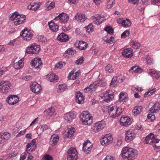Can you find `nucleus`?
Segmentation results:
<instances>
[{
  "label": "nucleus",
  "mask_w": 160,
  "mask_h": 160,
  "mask_svg": "<svg viewBox=\"0 0 160 160\" xmlns=\"http://www.w3.org/2000/svg\"><path fill=\"white\" fill-rule=\"evenodd\" d=\"M137 151L128 147H124L122 150V156L124 159L132 160L134 158L137 153Z\"/></svg>",
  "instance_id": "obj_1"
},
{
  "label": "nucleus",
  "mask_w": 160,
  "mask_h": 160,
  "mask_svg": "<svg viewBox=\"0 0 160 160\" xmlns=\"http://www.w3.org/2000/svg\"><path fill=\"white\" fill-rule=\"evenodd\" d=\"M160 109V105L159 102H156L149 109L150 111L152 113L157 112Z\"/></svg>",
  "instance_id": "obj_30"
},
{
  "label": "nucleus",
  "mask_w": 160,
  "mask_h": 160,
  "mask_svg": "<svg viewBox=\"0 0 160 160\" xmlns=\"http://www.w3.org/2000/svg\"><path fill=\"white\" fill-rule=\"evenodd\" d=\"M78 158V152L75 148H71L67 152V160H77Z\"/></svg>",
  "instance_id": "obj_7"
},
{
  "label": "nucleus",
  "mask_w": 160,
  "mask_h": 160,
  "mask_svg": "<svg viewBox=\"0 0 160 160\" xmlns=\"http://www.w3.org/2000/svg\"><path fill=\"white\" fill-rule=\"evenodd\" d=\"M75 18L79 22H83L86 20L85 15L81 13H77L75 16Z\"/></svg>",
  "instance_id": "obj_29"
},
{
  "label": "nucleus",
  "mask_w": 160,
  "mask_h": 160,
  "mask_svg": "<svg viewBox=\"0 0 160 160\" xmlns=\"http://www.w3.org/2000/svg\"><path fill=\"white\" fill-rule=\"evenodd\" d=\"M155 143L157 144L153 145V146H155V148L160 150V140L158 139V141L155 142Z\"/></svg>",
  "instance_id": "obj_58"
},
{
  "label": "nucleus",
  "mask_w": 160,
  "mask_h": 160,
  "mask_svg": "<svg viewBox=\"0 0 160 160\" xmlns=\"http://www.w3.org/2000/svg\"><path fill=\"white\" fill-rule=\"evenodd\" d=\"M17 154V152L16 151H14L12 153H9L8 154V157L11 158L13 157H15Z\"/></svg>",
  "instance_id": "obj_62"
},
{
  "label": "nucleus",
  "mask_w": 160,
  "mask_h": 160,
  "mask_svg": "<svg viewBox=\"0 0 160 160\" xmlns=\"http://www.w3.org/2000/svg\"><path fill=\"white\" fill-rule=\"evenodd\" d=\"M67 88V87L65 84L60 85H59L58 90L60 92H63Z\"/></svg>",
  "instance_id": "obj_51"
},
{
  "label": "nucleus",
  "mask_w": 160,
  "mask_h": 160,
  "mask_svg": "<svg viewBox=\"0 0 160 160\" xmlns=\"http://www.w3.org/2000/svg\"><path fill=\"white\" fill-rule=\"evenodd\" d=\"M27 154L26 153H23L21 155L20 160H25L26 158Z\"/></svg>",
  "instance_id": "obj_64"
},
{
  "label": "nucleus",
  "mask_w": 160,
  "mask_h": 160,
  "mask_svg": "<svg viewBox=\"0 0 160 160\" xmlns=\"http://www.w3.org/2000/svg\"><path fill=\"white\" fill-rule=\"evenodd\" d=\"M103 94L101 96V98L103 99V100L106 102H109L112 101L114 98L113 95L112 94H109L108 91L104 92Z\"/></svg>",
  "instance_id": "obj_16"
},
{
  "label": "nucleus",
  "mask_w": 160,
  "mask_h": 160,
  "mask_svg": "<svg viewBox=\"0 0 160 160\" xmlns=\"http://www.w3.org/2000/svg\"><path fill=\"white\" fill-rule=\"evenodd\" d=\"M105 69L107 72H112L113 71V69L112 66L110 64H108L105 67Z\"/></svg>",
  "instance_id": "obj_48"
},
{
  "label": "nucleus",
  "mask_w": 160,
  "mask_h": 160,
  "mask_svg": "<svg viewBox=\"0 0 160 160\" xmlns=\"http://www.w3.org/2000/svg\"><path fill=\"white\" fill-rule=\"evenodd\" d=\"M84 58L81 57L78 59L76 62V63L77 64H81L84 61Z\"/></svg>",
  "instance_id": "obj_55"
},
{
  "label": "nucleus",
  "mask_w": 160,
  "mask_h": 160,
  "mask_svg": "<svg viewBox=\"0 0 160 160\" xmlns=\"http://www.w3.org/2000/svg\"><path fill=\"white\" fill-rule=\"evenodd\" d=\"M130 72L132 73H138L139 72H141V69L138 67V66H134L131 67L130 69Z\"/></svg>",
  "instance_id": "obj_36"
},
{
  "label": "nucleus",
  "mask_w": 160,
  "mask_h": 160,
  "mask_svg": "<svg viewBox=\"0 0 160 160\" xmlns=\"http://www.w3.org/2000/svg\"><path fill=\"white\" fill-rule=\"evenodd\" d=\"M125 139L127 142H129L135 137L134 133L132 130H128L126 132Z\"/></svg>",
  "instance_id": "obj_21"
},
{
  "label": "nucleus",
  "mask_w": 160,
  "mask_h": 160,
  "mask_svg": "<svg viewBox=\"0 0 160 160\" xmlns=\"http://www.w3.org/2000/svg\"><path fill=\"white\" fill-rule=\"evenodd\" d=\"M40 50V46L36 43L32 44L27 48L26 52L28 54H37Z\"/></svg>",
  "instance_id": "obj_8"
},
{
  "label": "nucleus",
  "mask_w": 160,
  "mask_h": 160,
  "mask_svg": "<svg viewBox=\"0 0 160 160\" xmlns=\"http://www.w3.org/2000/svg\"><path fill=\"white\" fill-rule=\"evenodd\" d=\"M59 137L57 135H52L50 139V145L54 146L56 144L58 141Z\"/></svg>",
  "instance_id": "obj_31"
},
{
  "label": "nucleus",
  "mask_w": 160,
  "mask_h": 160,
  "mask_svg": "<svg viewBox=\"0 0 160 160\" xmlns=\"http://www.w3.org/2000/svg\"><path fill=\"white\" fill-rule=\"evenodd\" d=\"M131 25V23L130 20L128 19H123L122 22V26L125 28H128Z\"/></svg>",
  "instance_id": "obj_37"
},
{
  "label": "nucleus",
  "mask_w": 160,
  "mask_h": 160,
  "mask_svg": "<svg viewBox=\"0 0 160 160\" xmlns=\"http://www.w3.org/2000/svg\"><path fill=\"white\" fill-rule=\"evenodd\" d=\"M69 19L68 15L64 13H62L54 18V20H59L61 23H65Z\"/></svg>",
  "instance_id": "obj_13"
},
{
  "label": "nucleus",
  "mask_w": 160,
  "mask_h": 160,
  "mask_svg": "<svg viewBox=\"0 0 160 160\" xmlns=\"http://www.w3.org/2000/svg\"><path fill=\"white\" fill-rule=\"evenodd\" d=\"M7 102L10 105H14L19 101V98L16 95H10L7 98Z\"/></svg>",
  "instance_id": "obj_14"
},
{
  "label": "nucleus",
  "mask_w": 160,
  "mask_h": 160,
  "mask_svg": "<svg viewBox=\"0 0 160 160\" xmlns=\"http://www.w3.org/2000/svg\"><path fill=\"white\" fill-rule=\"evenodd\" d=\"M49 28L53 32H56L58 30V25L53 22L51 21L48 22Z\"/></svg>",
  "instance_id": "obj_27"
},
{
  "label": "nucleus",
  "mask_w": 160,
  "mask_h": 160,
  "mask_svg": "<svg viewBox=\"0 0 160 160\" xmlns=\"http://www.w3.org/2000/svg\"><path fill=\"white\" fill-rule=\"evenodd\" d=\"M149 74L157 79H158L160 77L158 73L153 70L151 69L150 72H149Z\"/></svg>",
  "instance_id": "obj_43"
},
{
  "label": "nucleus",
  "mask_w": 160,
  "mask_h": 160,
  "mask_svg": "<svg viewBox=\"0 0 160 160\" xmlns=\"http://www.w3.org/2000/svg\"><path fill=\"white\" fill-rule=\"evenodd\" d=\"M130 32L128 30H126L124 32L121 34V37L122 38H125L129 36Z\"/></svg>",
  "instance_id": "obj_52"
},
{
  "label": "nucleus",
  "mask_w": 160,
  "mask_h": 160,
  "mask_svg": "<svg viewBox=\"0 0 160 160\" xmlns=\"http://www.w3.org/2000/svg\"><path fill=\"white\" fill-rule=\"evenodd\" d=\"M48 126L45 124L43 125H42L40 127L38 128L37 129V132L41 134L42 133L44 130H46L48 129Z\"/></svg>",
  "instance_id": "obj_39"
},
{
  "label": "nucleus",
  "mask_w": 160,
  "mask_h": 160,
  "mask_svg": "<svg viewBox=\"0 0 160 160\" xmlns=\"http://www.w3.org/2000/svg\"><path fill=\"white\" fill-rule=\"evenodd\" d=\"M115 0H108L107 3V8L108 9L112 8L115 4Z\"/></svg>",
  "instance_id": "obj_46"
},
{
  "label": "nucleus",
  "mask_w": 160,
  "mask_h": 160,
  "mask_svg": "<svg viewBox=\"0 0 160 160\" xmlns=\"http://www.w3.org/2000/svg\"><path fill=\"white\" fill-rule=\"evenodd\" d=\"M147 117L148 119H150L152 122L153 121L155 118V116L152 114H148Z\"/></svg>",
  "instance_id": "obj_57"
},
{
  "label": "nucleus",
  "mask_w": 160,
  "mask_h": 160,
  "mask_svg": "<svg viewBox=\"0 0 160 160\" xmlns=\"http://www.w3.org/2000/svg\"><path fill=\"white\" fill-rule=\"evenodd\" d=\"M0 134H2V137L5 141V140H8L10 138V134L8 132H5Z\"/></svg>",
  "instance_id": "obj_47"
},
{
  "label": "nucleus",
  "mask_w": 160,
  "mask_h": 160,
  "mask_svg": "<svg viewBox=\"0 0 160 160\" xmlns=\"http://www.w3.org/2000/svg\"><path fill=\"white\" fill-rule=\"evenodd\" d=\"M155 88H154L153 89H151L150 90H149L148 92H146L145 94V96H146L147 95H148V96H150V95L153 94L155 92L156 90H155Z\"/></svg>",
  "instance_id": "obj_53"
},
{
  "label": "nucleus",
  "mask_w": 160,
  "mask_h": 160,
  "mask_svg": "<svg viewBox=\"0 0 160 160\" xmlns=\"http://www.w3.org/2000/svg\"><path fill=\"white\" fill-rule=\"evenodd\" d=\"M50 1H48L46 4V9L47 10H50L54 8L55 5V3L54 2H51Z\"/></svg>",
  "instance_id": "obj_38"
},
{
  "label": "nucleus",
  "mask_w": 160,
  "mask_h": 160,
  "mask_svg": "<svg viewBox=\"0 0 160 160\" xmlns=\"http://www.w3.org/2000/svg\"><path fill=\"white\" fill-rule=\"evenodd\" d=\"M63 66V62H59L55 65V67L58 68H61Z\"/></svg>",
  "instance_id": "obj_60"
},
{
  "label": "nucleus",
  "mask_w": 160,
  "mask_h": 160,
  "mask_svg": "<svg viewBox=\"0 0 160 160\" xmlns=\"http://www.w3.org/2000/svg\"><path fill=\"white\" fill-rule=\"evenodd\" d=\"M39 8V6L37 4H35L31 6L30 9L35 11L37 10Z\"/></svg>",
  "instance_id": "obj_56"
},
{
  "label": "nucleus",
  "mask_w": 160,
  "mask_h": 160,
  "mask_svg": "<svg viewBox=\"0 0 160 160\" xmlns=\"http://www.w3.org/2000/svg\"><path fill=\"white\" fill-rule=\"evenodd\" d=\"M76 116V115L75 112H70L64 115V118L67 122H70L75 118Z\"/></svg>",
  "instance_id": "obj_20"
},
{
  "label": "nucleus",
  "mask_w": 160,
  "mask_h": 160,
  "mask_svg": "<svg viewBox=\"0 0 160 160\" xmlns=\"http://www.w3.org/2000/svg\"><path fill=\"white\" fill-rule=\"evenodd\" d=\"M47 78L48 80L51 82H56L58 79V77L53 73L47 75Z\"/></svg>",
  "instance_id": "obj_28"
},
{
  "label": "nucleus",
  "mask_w": 160,
  "mask_h": 160,
  "mask_svg": "<svg viewBox=\"0 0 160 160\" xmlns=\"http://www.w3.org/2000/svg\"><path fill=\"white\" fill-rule=\"evenodd\" d=\"M130 45L132 47L135 49H138L140 47V43L136 41H131L130 42Z\"/></svg>",
  "instance_id": "obj_45"
},
{
  "label": "nucleus",
  "mask_w": 160,
  "mask_h": 160,
  "mask_svg": "<svg viewBox=\"0 0 160 160\" xmlns=\"http://www.w3.org/2000/svg\"><path fill=\"white\" fill-rule=\"evenodd\" d=\"M20 36L23 38L24 40L29 41L32 38L33 34L29 29L25 28L21 32Z\"/></svg>",
  "instance_id": "obj_9"
},
{
  "label": "nucleus",
  "mask_w": 160,
  "mask_h": 160,
  "mask_svg": "<svg viewBox=\"0 0 160 160\" xmlns=\"http://www.w3.org/2000/svg\"><path fill=\"white\" fill-rule=\"evenodd\" d=\"M142 110V108L140 106H136L132 110V112L137 115L139 114Z\"/></svg>",
  "instance_id": "obj_42"
},
{
  "label": "nucleus",
  "mask_w": 160,
  "mask_h": 160,
  "mask_svg": "<svg viewBox=\"0 0 160 160\" xmlns=\"http://www.w3.org/2000/svg\"><path fill=\"white\" fill-rule=\"evenodd\" d=\"M11 84L8 81H2L0 83V92L2 93L6 94L11 89Z\"/></svg>",
  "instance_id": "obj_6"
},
{
  "label": "nucleus",
  "mask_w": 160,
  "mask_h": 160,
  "mask_svg": "<svg viewBox=\"0 0 160 160\" xmlns=\"http://www.w3.org/2000/svg\"><path fill=\"white\" fill-rule=\"evenodd\" d=\"M104 30L106 31L108 33L111 34L113 33V30L112 27L110 26H107L104 28Z\"/></svg>",
  "instance_id": "obj_50"
},
{
  "label": "nucleus",
  "mask_w": 160,
  "mask_h": 160,
  "mask_svg": "<svg viewBox=\"0 0 160 160\" xmlns=\"http://www.w3.org/2000/svg\"><path fill=\"white\" fill-rule=\"evenodd\" d=\"M75 132V129L73 127L69 128L68 132L67 137L68 138H72Z\"/></svg>",
  "instance_id": "obj_40"
},
{
  "label": "nucleus",
  "mask_w": 160,
  "mask_h": 160,
  "mask_svg": "<svg viewBox=\"0 0 160 160\" xmlns=\"http://www.w3.org/2000/svg\"><path fill=\"white\" fill-rule=\"evenodd\" d=\"M43 160H52V158L50 155H46L44 157Z\"/></svg>",
  "instance_id": "obj_59"
},
{
  "label": "nucleus",
  "mask_w": 160,
  "mask_h": 160,
  "mask_svg": "<svg viewBox=\"0 0 160 160\" xmlns=\"http://www.w3.org/2000/svg\"><path fill=\"white\" fill-rule=\"evenodd\" d=\"M106 85L105 83H102V82L99 81H95L94 83L91 84L88 87L85 88L84 91L85 92H86L89 91H94L95 89L97 88L98 87H103Z\"/></svg>",
  "instance_id": "obj_5"
},
{
  "label": "nucleus",
  "mask_w": 160,
  "mask_h": 160,
  "mask_svg": "<svg viewBox=\"0 0 160 160\" xmlns=\"http://www.w3.org/2000/svg\"><path fill=\"white\" fill-rule=\"evenodd\" d=\"M81 115V118L83 124L89 125L92 122V117L88 112L84 111L82 112Z\"/></svg>",
  "instance_id": "obj_4"
},
{
  "label": "nucleus",
  "mask_w": 160,
  "mask_h": 160,
  "mask_svg": "<svg viewBox=\"0 0 160 160\" xmlns=\"http://www.w3.org/2000/svg\"><path fill=\"white\" fill-rule=\"evenodd\" d=\"M91 19L92 20L93 22L97 24H101L102 22H103L106 21V19H103L102 21H100L98 17H96L95 16H92L91 17Z\"/></svg>",
  "instance_id": "obj_35"
},
{
  "label": "nucleus",
  "mask_w": 160,
  "mask_h": 160,
  "mask_svg": "<svg viewBox=\"0 0 160 160\" xmlns=\"http://www.w3.org/2000/svg\"><path fill=\"white\" fill-rule=\"evenodd\" d=\"M9 19L12 21L16 25H18L23 23L25 21L26 17L24 15L18 14L15 12L10 14Z\"/></svg>",
  "instance_id": "obj_2"
},
{
  "label": "nucleus",
  "mask_w": 160,
  "mask_h": 160,
  "mask_svg": "<svg viewBox=\"0 0 160 160\" xmlns=\"http://www.w3.org/2000/svg\"><path fill=\"white\" fill-rule=\"evenodd\" d=\"M112 138L111 135L106 134L101 140V143L103 146H107L111 143Z\"/></svg>",
  "instance_id": "obj_12"
},
{
  "label": "nucleus",
  "mask_w": 160,
  "mask_h": 160,
  "mask_svg": "<svg viewBox=\"0 0 160 160\" xmlns=\"http://www.w3.org/2000/svg\"><path fill=\"white\" fill-rule=\"evenodd\" d=\"M88 46V44L86 42L83 41H80L79 42L78 48L80 50H85L87 48Z\"/></svg>",
  "instance_id": "obj_32"
},
{
  "label": "nucleus",
  "mask_w": 160,
  "mask_h": 160,
  "mask_svg": "<svg viewBox=\"0 0 160 160\" xmlns=\"http://www.w3.org/2000/svg\"><path fill=\"white\" fill-rule=\"evenodd\" d=\"M118 78L116 77H114L111 82L110 83L111 85L113 87H115L116 86H117L118 83Z\"/></svg>",
  "instance_id": "obj_49"
},
{
  "label": "nucleus",
  "mask_w": 160,
  "mask_h": 160,
  "mask_svg": "<svg viewBox=\"0 0 160 160\" xmlns=\"http://www.w3.org/2000/svg\"><path fill=\"white\" fill-rule=\"evenodd\" d=\"M30 87L32 91L36 94H38L42 90L41 85L36 82L31 83Z\"/></svg>",
  "instance_id": "obj_11"
},
{
  "label": "nucleus",
  "mask_w": 160,
  "mask_h": 160,
  "mask_svg": "<svg viewBox=\"0 0 160 160\" xmlns=\"http://www.w3.org/2000/svg\"><path fill=\"white\" fill-rule=\"evenodd\" d=\"M80 75V72L75 70H72L69 73L68 78L70 80H75L78 78Z\"/></svg>",
  "instance_id": "obj_24"
},
{
  "label": "nucleus",
  "mask_w": 160,
  "mask_h": 160,
  "mask_svg": "<svg viewBox=\"0 0 160 160\" xmlns=\"http://www.w3.org/2000/svg\"><path fill=\"white\" fill-rule=\"evenodd\" d=\"M45 112H46L48 115L51 117H53L56 115L55 111L52 107H51L48 109L46 110Z\"/></svg>",
  "instance_id": "obj_33"
},
{
  "label": "nucleus",
  "mask_w": 160,
  "mask_h": 160,
  "mask_svg": "<svg viewBox=\"0 0 160 160\" xmlns=\"http://www.w3.org/2000/svg\"><path fill=\"white\" fill-rule=\"evenodd\" d=\"M76 53V51L75 50L72 49H68L63 54L64 56L67 57L68 55H74Z\"/></svg>",
  "instance_id": "obj_41"
},
{
  "label": "nucleus",
  "mask_w": 160,
  "mask_h": 160,
  "mask_svg": "<svg viewBox=\"0 0 160 160\" xmlns=\"http://www.w3.org/2000/svg\"><path fill=\"white\" fill-rule=\"evenodd\" d=\"M76 101L79 104H82L84 102V97L82 93L78 92L76 95Z\"/></svg>",
  "instance_id": "obj_26"
},
{
  "label": "nucleus",
  "mask_w": 160,
  "mask_h": 160,
  "mask_svg": "<svg viewBox=\"0 0 160 160\" xmlns=\"http://www.w3.org/2000/svg\"><path fill=\"white\" fill-rule=\"evenodd\" d=\"M22 60H20L18 62L15 63L14 65V67L15 69H18L22 68L23 66V63Z\"/></svg>",
  "instance_id": "obj_34"
},
{
  "label": "nucleus",
  "mask_w": 160,
  "mask_h": 160,
  "mask_svg": "<svg viewBox=\"0 0 160 160\" xmlns=\"http://www.w3.org/2000/svg\"><path fill=\"white\" fill-rule=\"evenodd\" d=\"M69 36L64 33H61L57 37V39L61 42H65L69 40Z\"/></svg>",
  "instance_id": "obj_22"
},
{
  "label": "nucleus",
  "mask_w": 160,
  "mask_h": 160,
  "mask_svg": "<svg viewBox=\"0 0 160 160\" xmlns=\"http://www.w3.org/2000/svg\"><path fill=\"white\" fill-rule=\"evenodd\" d=\"M158 141V139L155 138L154 135L152 133L148 135L145 138V142L146 144H153L155 143V142Z\"/></svg>",
  "instance_id": "obj_18"
},
{
  "label": "nucleus",
  "mask_w": 160,
  "mask_h": 160,
  "mask_svg": "<svg viewBox=\"0 0 160 160\" xmlns=\"http://www.w3.org/2000/svg\"><path fill=\"white\" fill-rule=\"evenodd\" d=\"M103 160H116L114 157L111 156H107Z\"/></svg>",
  "instance_id": "obj_63"
},
{
  "label": "nucleus",
  "mask_w": 160,
  "mask_h": 160,
  "mask_svg": "<svg viewBox=\"0 0 160 160\" xmlns=\"http://www.w3.org/2000/svg\"><path fill=\"white\" fill-rule=\"evenodd\" d=\"M85 28L86 31L89 33L93 32L94 30L93 26L91 23H90L88 26H85Z\"/></svg>",
  "instance_id": "obj_44"
},
{
  "label": "nucleus",
  "mask_w": 160,
  "mask_h": 160,
  "mask_svg": "<svg viewBox=\"0 0 160 160\" xmlns=\"http://www.w3.org/2000/svg\"><path fill=\"white\" fill-rule=\"evenodd\" d=\"M132 50L131 48H127L124 49L122 52V55L126 58L131 57L133 55Z\"/></svg>",
  "instance_id": "obj_23"
},
{
  "label": "nucleus",
  "mask_w": 160,
  "mask_h": 160,
  "mask_svg": "<svg viewBox=\"0 0 160 160\" xmlns=\"http://www.w3.org/2000/svg\"><path fill=\"white\" fill-rule=\"evenodd\" d=\"M8 69L6 68H2L0 69V76H1L3 74L7 72Z\"/></svg>",
  "instance_id": "obj_61"
},
{
  "label": "nucleus",
  "mask_w": 160,
  "mask_h": 160,
  "mask_svg": "<svg viewBox=\"0 0 160 160\" xmlns=\"http://www.w3.org/2000/svg\"><path fill=\"white\" fill-rule=\"evenodd\" d=\"M38 39L40 42H45L47 41L46 38L42 35L39 36L38 37Z\"/></svg>",
  "instance_id": "obj_54"
},
{
  "label": "nucleus",
  "mask_w": 160,
  "mask_h": 160,
  "mask_svg": "<svg viewBox=\"0 0 160 160\" xmlns=\"http://www.w3.org/2000/svg\"><path fill=\"white\" fill-rule=\"evenodd\" d=\"M83 150L84 152L87 154L89 153L90 152L92 147V144L88 140H87L83 144Z\"/></svg>",
  "instance_id": "obj_15"
},
{
  "label": "nucleus",
  "mask_w": 160,
  "mask_h": 160,
  "mask_svg": "<svg viewBox=\"0 0 160 160\" xmlns=\"http://www.w3.org/2000/svg\"><path fill=\"white\" fill-rule=\"evenodd\" d=\"M31 64L36 69H40L42 65L40 58H35L31 62Z\"/></svg>",
  "instance_id": "obj_17"
},
{
  "label": "nucleus",
  "mask_w": 160,
  "mask_h": 160,
  "mask_svg": "<svg viewBox=\"0 0 160 160\" xmlns=\"http://www.w3.org/2000/svg\"><path fill=\"white\" fill-rule=\"evenodd\" d=\"M120 122L121 125L127 127L131 124V121L129 117H124L121 118Z\"/></svg>",
  "instance_id": "obj_19"
},
{
  "label": "nucleus",
  "mask_w": 160,
  "mask_h": 160,
  "mask_svg": "<svg viewBox=\"0 0 160 160\" xmlns=\"http://www.w3.org/2000/svg\"><path fill=\"white\" fill-rule=\"evenodd\" d=\"M106 125L104 121H101L95 123L93 125L92 131L95 132H97L102 130Z\"/></svg>",
  "instance_id": "obj_10"
},
{
  "label": "nucleus",
  "mask_w": 160,
  "mask_h": 160,
  "mask_svg": "<svg viewBox=\"0 0 160 160\" xmlns=\"http://www.w3.org/2000/svg\"><path fill=\"white\" fill-rule=\"evenodd\" d=\"M128 100L127 94L126 92H121L119 95L118 101L120 102H126Z\"/></svg>",
  "instance_id": "obj_25"
},
{
  "label": "nucleus",
  "mask_w": 160,
  "mask_h": 160,
  "mask_svg": "<svg viewBox=\"0 0 160 160\" xmlns=\"http://www.w3.org/2000/svg\"><path fill=\"white\" fill-rule=\"evenodd\" d=\"M122 112V109L121 107H117L116 106L110 107L108 109L110 116L113 118L118 117Z\"/></svg>",
  "instance_id": "obj_3"
}]
</instances>
